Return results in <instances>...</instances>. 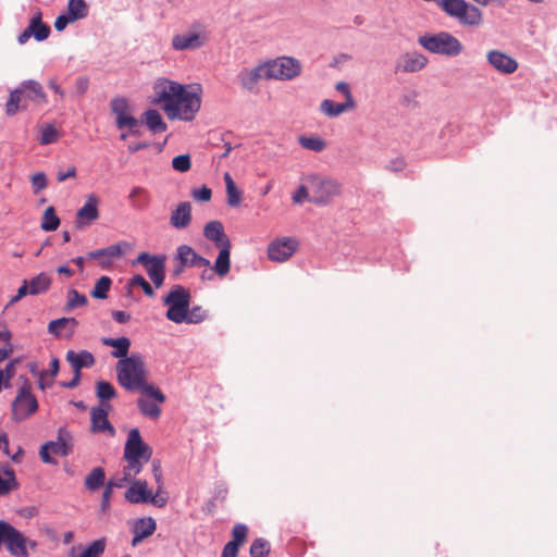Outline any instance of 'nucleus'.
Listing matches in <instances>:
<instances>
[{
  "instance_id": "46",
  "label": "nucleus",
  "mask_w": 557,
  "mask_h": 557,
  "mask_svg": "<svg viewBox=\"0 0 557 557\" xmlns=\"http://www.w3.org/2000/svg\"><path fill=\"white\" fill-rule=\"evenodd\" d=\"M171 165L174 171L178 173H186L191 169V157L189 153L175 156L172 159Z\"/></svg>"
},
{
  "instance_id": "31",
  "label": "nucleus",
  "mask_w": 557,
  "mask_h": 557,
  "mask_svg": "<svg viewBox=\"0 0 557 557\" xmlns=\"http://www.w3.org/2000/svg\"><path fill=\"white\" fill-rule=\"evenodd\" d=\"M29 285L30 296L45 294L51 286V278L45 272L37 274L30 280H26Z\"/></svg>"
},
{
  "instance_id": "26",
  "label": "nucleus",
  "mask_w": 557,
  "mask_h": 557,
  "mask_svg": "<svg viewBox=\"0 0 557 557\" xmlns=\"http://www.w3.org/2000/svg\"><path fill=\"white\" fill-rule=\"evenodd\" d=\"M66 360L70 362L74 372H81L83 368H90L95 364L94 355L87 350H82L77 354L73 350H69L66 352Z\"/></svg>"
},
{
  "instance_id": "36",
  "label": "nucleus",
  "mask_w": 557,
  "mask_h": 557,
  "mask_svg": "<svg viewBox=\"0 0 557 557\" xmlns=\"http://www.w3.org/2000/svg\"><path fill=\"white\" fill-rule=\"evenodd\" d=\"M71 324L72 329L70 331V336L73 335L75 327L78 325V321L75 318H59L55 320H52L48 324V332L52 334L55 337L61 336L60 329Z\"/></svg>"
},
{
  "instance_id": "9",
  "label": "nucleus",
  "mask_w": 557,
  "mask_h": 557,
  "mask_svg": "<svg viewBox=\"0 0 557 557\" xmlns=\"http://www.w3.org/2000/svg\"><path fill=\"white\" fill-rule=\"evenodd\" d=\"M37 410L38 401L30 391L28 381L25 380L24 384L17 389V394L12 401V420L15 422L23 421L34 414Z\"/></svg>"
},
{
  "instance_id": "17",
  "label": "nucleus",
  "mask_w": 557,
  "mask_h": 557,
  "mask_svg": "<svg viewBox=\"0 0 557 557\" xmlns=\"http://www.w3.org/2000/svg\"><path fill=\"white\" fill-rule=\"evenodd\" d=\"M98 205L99 198L94 194L89 195L84 206L79 208L76 213L75 223L78 228L89 225L92 221L98 219Z\"/></svg>"
},
{
  "instance_id": "57",
  "label": "nucleus",
  "mask_w": 557,
  "mask_h": 557,
  "mask_svg": "<svg viewBox=\"0 0 557 557\" xmlns=\"http://www.w3.org/2000/svg\"><path fill=\"white\" fill-rule=\"evenodd\" d=\"M72 23H74V21L63 11L57 16L54 21V28L58 32H63L67 25Z\"/></svg>"
},
{
  "instance_id": "12",
  "label": "nucleus",
  "mask_w": 557,
  "mask_h": 557,
  "mask_svg": "<svg viewBox=\"0 0 557 557\" xmlns=\"http://www.w3.org/2000/svg\"><path fill=\"white\" fill-rule=\"evenodd\" d=\"M152 456L151 447L146 444L140 435L138 429H132L128 432L127 440L124 446V459L133 460L136 459L148 462Z\"/></svg>"
},
{
  "instance_id": "2",
  "label": "nucleus",
  "mask_w": 557,
  "mask_h": 557,
  "mask_svg": "<svg viewBox=\"0 0 557 557\" xmlns=\"http://www.w3.org/2000/svg\"><path fill=\"white\" fill-rule=\"evenodd\" d=\"M116 377L119 384L127 392L140 391L156 401L166 400L162 391L153 384L147 383L145 362L139 354L120 359L116 363Z\"/></svg>"
},
{
  "instance_id": "55",
  "label": "nucleus",
  "mask_w": 557,
  "mask_h": 557,
  "mask_svg": "<svg viewBox=\"0 0 557 557\" xmlns=\"http://www.w3.org/2000/svg\"><path fill=\"white\" fill-rule=\"evenodd\" d=\"M32 187L34 194H38L40 190L47 187L48 180L44 172H37L34 175H32Z\"/></svg>"
},
{
  "instance_id": "38",
  "label": "nucleus",
  "mask_w": 557,
  "mask_h": 557,
  "mask_svg": "<svg viewBox=\"0 0 557 557\" xmlns=\"http://www.w3.org/2000/svg\"><path fill=\"white\" fill-rule=\"evenodd\" d=\"M60 225V218L58 216L55 209L50 206L48 207L42 214L41 219V228L46 232H53Z\"/></svg>"
},
{
  "instance_id": "5",
  "label": "nucleus",
  "mask_w": 557,
  "mask_h": 557,
  "mask_svg": "<svg viewBox=\"0 0 557 557\" xmlns=\"http://www.w3.org/2000/svg\"><path fill=\"white\" fill-rule=\"evenodd\" d=\"M437 5L448 16L456 18L463 26L475 27L483 21V12L466 0H440Z\"/></svg>"
},
{
  "instance_id": "8",
  "label": "nucleus",
  "mask_w": 557,
  "mask_h": 557,
  "mask_svg": "<svg viewBox=\"0 0 557 557\" xmlns=\"http://www.w3.org/2000/svg\"><path fill=\"white\" fill-rule=\"evenodd\" d=\"M264 64L267 79L290 81L301 73L300 62L293 57H281Z\"/></svg>"
},
{
  "instance_id": "32",
  "label": "nucleus",
  "mask_w": 557,
  "mask_h": 557,
  "mask_svg": "<svg viewBox=\"0 0 557 557\" xmlns=\"http://www.w3.org/2000/svg\"><path fill=\"white\" fill-rule=\"evenodd\" d=\"M106 482V471L102 467H95L89 474L85 478V487L89 492H96L101 486L104 485Z\"/></svg>"
},
{
  "instance_id": "53",
  "label": "nucleus",
  "mask_w": 557,
  "mask_h": 557,
  "mask_svg": "<svg viewBox=\"0 0 557 557\" xmlns=\"http://www.w3.org/2000/svg\"><path fill=\"white\" fill-rule=\"evenodd\" d=\"M230 186L231 187L226 188V203L234 208L239 206L243 193L236 185Z\"/></svg>"
},
{
  "instance_id": "48",
  "label": "nucleus",
  "mask_w": 557,
  "mask_h": 557,
  "mask_svg": "<svg viewBox=\"0 0 557 557\" xmlns=\"http://www.w3.org/2000/svg\"><path fill=\"white\" fill-rule=\"evenodd\" d=\"M342 102H335L330 99H324L320 104V110L330 117H336L344 113Z\"/></svg>"
},
{
  "instance_id": "54",
  "label": "nucleus",
  "mask_w": 557,
  "mask_h": 557,
  "mask_svg": "<svg viewBox=\"0 0 557 557\" xmlns=\"http://www.w3.org/2000/svg\"><path fill=\"white\" fill-rule=\"evenodd\" d=\"M191 196L197 201L208 202L212 198V190L207 185H202L199 188H194L191 190Z\"/></svg>"
},
{
  "instance_id": "19",
  "label": "nucleus",
  "mask_w": 557,
  "mask_h": 557,
  "mask_svg": "<svg viewBox=\"0 0 557 557\" xmlns=\"http://www.w3.org/2000/svg\"><path fill=\"white\" fill-rule=\"evenodd\" d=\"M428 63V59L419 53V52H412V53H405L401 57L400 62L397 63L395 71H401L404 73H416L421 71Z\"/></svg>"
},
{
  "instance_id": "30",
  "label": "nucleus",
  "mask_w": 557,
  "mask_h": 557,
  "mask_svg": "<svg viewBox=\"0 0 557 557\" xmlns=\"http://www.w3.org/2000/svg\"><path fill=\"white\" fill-rule=\"evenodd\" d=\"M64 12L75 23L88 16L89 7L85 0H69Z\"/></svg>"
},
{
  "instance_id": "4",
  "label": "nucleus",
  "mask_w": 557,
  "mask_h": 557,
  "mask_svg": "<svg viewBox=\"0 0 557 557\" xmlns=\"http://www.w3.org/2000/svg\"><path fill=\"white\" fill-rule=\"evenodd\" d=\"M418 44L431 53L449 58L459 55L463 49L462 44L457 37L444 30L419 36Z\"/></svg>"
},
{
  "instance_id": "28",
  "label": "nucleus",
  "mask_w": 557,
  "mask_h": 557,
  "mask_svg": "<svg viewBox=\"0 0 557 557\" xmlns=\"http://www.w3.org/2000/svg\"><path fill=\"white\" fill-rule=\"evenodd\" d=\"M101 342L104 346L114 348V350L111 352L112 357L120 359L128 357L127 354L131 346L129 338L125 336L119 338L103 337Z\"/></svg>"
},
{
  "instance_id": "44",
  "label": "nucleus",
  "mask_w": 557,
  "mask_h": 557,
  "mask_svg": "<svg viewBox=\"0 0 557 557\" xmlns=\"http://www.w3.org/2000/svg\"><path fill=\"white\" fill-rule=\"evenodd\" d=\"M88 302L87 297L78 290L71 288L67 292V302L64 307L65 311H72L77 307L85 306Z\"/></svg>"
},
{
  "instance_id": "16",
  "label": "nucleus",
  "mask_w": 557,
  "mask_h": 557,
  "mask_svg": "<svg viewBox=\"0 0 557 557\" xmlns=\"http://www.w3.org/2000/svg\"><path fill=\"white\" fill-rule=\"evenodd\" d=\"M110 405L107 407H94L90 411L91 432L104 433L108 432L111 436L115 434V429L108 419Z\"/></svg>"
},
{
  "instance_id": "18",
  "label": "nucleus",
  "mask_w": 557,
  "mask_h": 557,
  "mask_svg": "<svg viewBox=\"0 0 557 557\" xmlns=\"http://www.w3.org/2000/svg\"><path fill=\"white\" fill-rule=\"evenodd\" d=\"M205 39L198 33L177 34L172 38V48L176 51L196 50L202 47Z\"/></svg>"
},
{
  "instance_id": "29",
  "label": "nucleus",
  "mask_w": 557,
  "mask_h": 557,
  "mask_svg": "<svg viewBox=\"0 0 557 557\" xmlns=\"http://www.w3.org/2000/svg\"><path fill=\"white\" fill-rule=\"evenodd\" d=\"M158 404L161 403L145 395L137 399V407L140 413L151 420H157L161 416V408Z\"/></svg>"
},
{
  "instance_id": "39",
  "label": "nucleus",
  "mask_w": 557,
  "mask_h": 557,
  "mask_svg": "<svg viewBox=\"0 0 557 557\" xmlns=\"http://www.w3.org/2000/svg\"><path fill=\"white\" fill-rule=\"evenodd\" d=\"M128 198L136 209H145L149 203L148 191L140 186L133 187Z\"/></svg>"
},
{
  "instance_id": "33",
  "label": "nucleus",
  "mask_w": 557,
  "mask_h": 557,
  "mask_svg": "<svg viewBox=\"0 0 557 557\" xmlns=\"http://www.w3.org/2000/svg\"><path fill=\"white\" fill-rule=\"evenodd\" d=\"M298 246H268L267 252L270 260L284 262L296 253Z\"/></svg>"
},
{
  "instance_id": "42",
  "label": "nucleus",
  "mask_w": 557,
  "mask_h": 557,
  "mask_svg": "<svg viewBox=\"0 0 557 557\" xmlns=\"http://www.w3.org/2000/svg\"><path fill=\"white\" fill-rule=\"evenodd\" d=\"M60 137L58 128L53 124H45L40 128L39 144L42 146L55 143Z\"/></svg>"
},
{
  "instance_id": "23",
  "label": "nucleus",
  "mask_w": 557,
  "mask_h": 557,
  "mask_svg": "<svg viewBox=\"0 0 557 557\" xmlns=\"http://www.w3.org/2000/svg\"><path fill=\"white\" fill-rule=\"evenodd\" d=\"M203 236L212 244H231L222 222L218 220L210 221L205 225Z\"/></svg>"
},
{
  "instance_id": "1",
  "label": "nucleus",
  "mask_w": 557,
  "mask_h": 557,
  "mask_svg": "<svg viewBox=\"0 0 557 557\" xmlns=\"http://www.w3.org/2000/svg\"><path fill=\"white\" fill-rule=\"evenodd\" d=\"M156 97L153 104H160L170 120L191 122L201 108V86L196 84L194 90L165 77L158 78L153 84Z\"/></svg>"
},
{
  "instance_id": "10",
  "label": "nucleus",
  "mask_w": 557,
  "mask_h": 557,
  "mask_svg": "<svg viewBox=\"0 0 557 557\" xmlns=\"http://www.w3.org/2000/svg\"><path fill=\"white\" fill-rule=\"evenodd\" d=\"M72 453V435L65 428L58 430L57 441L46 442L39 450V456L45 463L57 465L52 455L66 457Z\"/></svg>"
},
{
  "instance_id": "27",
  "label": "nucleus",
  "mask_w": 557,
  "mask_h": 557,
  "mask_svg": "<svg viewBox=\"0 0 557 557\" xmlns=\"http://www.w3.org/2000/svg\"><path fill=\"white\" fill-rule=\"evenodd\" d=\"M265 64L258 65L252 70H243L238 74L242 86L247 90H252L260 78H264Z\"/></svg>"
},
{
  "instance_id": "59",
  "label": "nucleus",
  "mask_w": 557,
  "mask_h": 557,
  "mask_svg": "<svg viewBox=\"0 0 557 557\" xmlns=\"http://www.w3.org/2000/svg\"><path fill=\"white\" fill-rule=\"evenodd\" d=\"M89 87V79L86 76H78L75 81V94L83 96L87 92Z\"/></svg>"
},
{
  "instance_id": "60",
  "label": "nucleus",
  "mask_w": 557,
  "mask_h": 557,
  "mask_svg": "<svg viewBox=\"0 0 557 557\" xmlns=\"http://www.w3.org/2000/svg\"><path fill=\"white\" fill-rule=\"evenodd\" d=\"M127 461V466L124 467V470H127L132 473V479H134L135 475H137L138 473H140V471L143 470V465L145 463V461L143 460H139V459H136V461H133V460H126Z\"/></svg>"
},
{
  "instance_id": "24",
  "label": "nucleus",
  "mask_w": 557,
  "mask_h": 557,
  "mask_svg": "<svg viewBox=\"0 0 557 557\" xmlns=\"http://www.w3.org/2000/svg\"><path fill=\"white\" fill-rule=\"evenodd\" d=\"M122 253V246H107L104 248L90 251L88 257L90 259L98 260L101 267H108L114 259L120 258Z\"/></svg>"
},
{
  "instance_id": "34",
  "label": "nucleus",
  "mask_w": 557,
  "mask_h": 557,
  "mask_svg": "<svg viewBox=\"0 0 557 557\" xmlns=\"http://www.w3.org/2000/svg\"><path fill=\"white\" fill-rule=\"evenodd\" d=\"M231 247L232 246H221L216 260L214 262L213 270L219 276H224L230 271L231 265Z\"/></svg>"
},
{
  "instance_id": "47",
  "label": "nucleus",
  "mask_w": 557,
  "mask_h": 557,
  "mask_svg": "<svg viewBox=\"0 0 557 557\" xmlns=\"http://www.w3.org/2000/svg\"><path fill=\"white\" fill-rule=\"evenodd\" d=\"M207 318L208 312L202 309L201 306H194L191 309L188 308L184 323L198 324L203 322Z\"/></svg>"
},
{
  "instance_id": "20",
  "label": "nucleus",
  "mask_w": 557,
  "mask_h": 557,
  "mask_svg": "<svg viewBox=\"0 0 557 557\" xmlns=\"http://www.w3.org/2000/svg\"><path fill=\"white\" fill-rule=\"evenodd\" d=\"M191 222V206L188 201H183L172 211L170 224L176 230L186 228Z\"/></svg>"
},
{
  "instance_id": "45",
  "label": "nucleus",
  "mask_w": 557,
  "mask_h": 557,
  "mask_svg": "<svg viewBox=\"0 0 557 557\" xmlns=\"http://www.w3.org/2000/svg\"><path fill=\"white\" fill-rule=\"evenodd\" d=\"M250 557H268L270 543L262 537L256 539L250 546Z\"/></svg>"
},
{
  "instance_id": "40",
  "label": "nucleus",
  "mask_w": 557,
  "mask_h": 557,
  "mask_svg": "<svg viewBox=\"0 0 557 557\" xmlns=\"http://www.w3.org/2000/svg\"><path fill=\"white\" fill-rule=\"evenodd\" d=\"M298 141L302 148L314 152H321L326 147L325 140L318 136L301 135Z\"/></svg>"
},
{
  "instance_id": "11",
  "label": "nucleus",
  "mask_w": 557,
  "mask_h": 557,
  "mask_svg": "<svg viewBox=\"0 0 557 557\" xmlns=\"http://www.w3.org/2000/svg\"><path fill=\"white\" fill-rule=\"evenodd\" d=\"M165 256L163 255H150L149 252H140L136 260L132 263L135 265L136 263L141 264L149 278L152 281L154 286L159 288L162 286L165 278Z\"/></svg>"
},
{
  "instance_id": "15",
  "label": "nucleus",
  "mask_w": 557,
  "mask_h": 557,
  "mask_svg": "<svg viewBox=\"0 0 557 557\" xmlns=\"http://www.w3.org/2000/svg\"><path fill=\"white\" fill-rule=\"evenodd\" d=\"M110 112L114 115V124L119 131L134 115L129 100L124 96H116L110 100Z\"/></svg>"
},
{
  "instance_id": "64",
  "label": "nucleus",
  "mask_w": 557,
  "mask_h": 557,
  "mask_svg": "<svg viewBox=\"0 0 557 557\" xmlns=\"http://www.w3.org/2000/svg\"><path fill=\"white\" fill-rule=\"evenodd\" d=\"M112 318L115 322L123 324L129 321L131 315L126 311L116 310L112 312Z\"/></svg>"
},
{
  "instance_id": "41",
  "label": "nucleus",
  "mask_w": 557,
  "mask_h": 557,
  "mask_svg": "<svg viewBox=\"0 0 557 557\" xmlns=\"http://www.w3.org/2000/svg\"><path fill=\"white\" fill-rule=\"evenodd\" d=\"M112 285V280L109 276H101L97 280L90 295L96 299H106Z\"/></svg>"
},
{
  "instance_id": "49",
  "label": "nucleus",
  "mask_w": 557,
  "mask_h": 557,
  "mask_svg": "<svg viewBox=\"0 0 557 557\" xmlns=\"http://www.w3.org/2000/svg\"><path fill=\"white\" fill-rule=\"evenodd\" d=\"M128 285L129 286H139L143 288L144 293L146 296L148 297H153L154 296V290L153 288L151 287V285L146 281V278L140 275V274H136L134 275L129 281H128Z\"/></svg>"
},
{
  "instance_id": "61",
  "label": "nucleus",
  "mask_w": 557,
  "mask_h": 557,
  "mask_svg": "<svg viewBox=\"0 0 557 557\" xmlns=\"http://www.w3.org/2000/svg\"><path fill=\"white\" fill-rule=\"evenodd\" d=\"M60 362L58 358H53L50 362V368L48 370H42L38 372V375L46 376L50 375L51 377H55L59 373Z\"/></svg>"
},
{
  "instance_id": "63",
  "label": "nucleus",
  "mask_w": 557,
  "mask_h": 557,
  "mask_svg": "<svg viewBox=\"0 0 557 557\" xmlns=\"http://www.w3.org/2000/svg\"><path fill=\"white\" fill-rule=\"evenodd\" d=\"M239 547L235 543H226L222 549L221 557H237Z\"/></svg>"
},
{
  "instance_id": "6",
  "label": "nucleus",
  "mask_w": 557,
  "mask_h": 557,
  "mask_svg": "<svg viewBox=\"0 0 557 557\" xmlns=\"http://www.w3.org/2000/svg\"><path fill=\"white\" fill-rule=\"evenodd\" d=\"M190 299L191 296L187 288L182 285H174L163 298V304L168 306L166 319L174 323H184L190 306Z\"/></svg>"
},
{
  "instance_id": "37",
  "label": "nucleus",
  "mask_w": 557,
  "mask_h": 557,
  "mask_svg": "<svg viewBox=\"0 0 557 557\" xmlns=\"http://www.w3.org/2000/svg\"><path fill=\"white\" fill-rule=\"evenodd\" d=\"M156 528H157V523L153 518H151V517L139 518L136 520V522L134 524L133 533H138L141 536H144L145 539H147L154 533Z\"/></svg>"
},
{
  "instance_id": "7",
  "label": "nucleus",
  "mask_w": 557,
  "mask_h": 557,
  "mask_svg": "<svg viewBox=\"0 0 557 557\" xmlns=\"http://www.w3.org/2000/svg\"><path fill=\"white\" fill-rule=\"evenodd\" d=\"M305 182L309 185L311 191L310 201L315 205H326L331 198L341 191V185L336 180L319 174L307 175Z\"/></svg>"
},
{
  "instance_id": "13",
  "label": "nucleus",
  "mask_w": 557,
  "mask_h": 557,
  "mask_svg": "<svg viewBox=\"0 0 557 557\" xmlns=\"http://www.w3.org/2000/svg\"><path fill=\"white\" fill-rule=\"evenodd\" d=\"M486 59L488 64L502 74H512L518 69V62L516 59L500 50L488 51Z\"/></svg>"
},
{
  "instance_id": "52",
  "label": "nucleus",
  "mask_w": 557,
  "mask_h": 557,
  "mask_svg": "<svg viewBox=\"0 0 557 557\" xmlns=\"http://www.w3.org/2000/svg\"><path fill=\"white\" fill-rule=\"evenodd\" d=\"M133 480L134 479H132V473L129 471H127V470H123V475L122 476L111 478L106 484H108L112 490H114V488H122L127 483L132 484Z\"/></svg>"
},
{
  "instance_id": "3",
  "label": "nucleus",
  "mask_w": 557,
  "mask_h": 557,
  "mask_svg": "<svg viewBox=\"0 0 557 557\" xmlns=\"http://www.w3.org/2000/svg\"><path fill=\"white\" fill-rule=\"evenodd\" d=\"M28 101L35 103L48 102L47 95L44 91L42 86L37 81H23L10 92V97L5 103V113L11 116L18 111L27 110Z\"/></svg>"
},
{
  "instance_id": "43",
  "label": "nucleus",
  "mask_w": 557,
  "mask_h": 557,
  "mask_svg": "<svg viewBox=\"0 0 557 557\" xmlns=\"http://www.w3.org/2000/svg\"><path fill=\"white\" fill-rule=\"evenodd\" d=\"M106 549V539L92 541L81 554L73 557H101Z\"/></svg>"
},
{
  "instance_id": "51",
  "label": "nucleus",
  "mask_w": 557,
  "mask_h": 557,
  "mask_svg": "<svg viewBox=\"0 0 557 557\" xmlns=\"http://www.w3.org/2000/svg\"><path fill=\"white\" fill-rule=\"evenodd\" d=\"M247 534V525L243 523H237L232 531L233 540L230 541L228 543H235L237 547H240V545L246 541Z\"/></svg>"
},
{
  "instance_id": "35",
  "label": "nucleus",
  "mask_w": 557,
  "mask_h": 557,
  "mask_svg": "<svg viewBox=\"0 0 557 557\" xmlns=\"http://www.w3.org/2000/svg\"><path fill=\"white\" fill-rule=\"evenodd\" d=\"M96 396L99 398L102 407H107L106 401L113 399L116 396V389L108 382L100 380L96 383Z\"/></svg>"
},
{
  "instance_id": "22",
  "label": "nucleus",
  "mask_w": 557,
  "mask_h": 557,
  "mask_svg": "<svg viewBox=\"0 0 557 557\" xmlns=\"http://www.w3.org/2000/svg\"><path fill=\"white\" fill-rule=\"evenodd\" d=\"M27 26L36 41H44L51 34L50 26L42 21V13L40 10H37L33 14Z\"/></svg>"
},
{
  "instance_id": "56",
  "label": "nucleus",
  "mask_w": 557,
  "mask_h": 557,
  "mask_svg": "<svg viewBox=\"0 0 557 557\" xmlns=\"http://www.w3.org/2000/svg\"><path fill=\"white\" fill-rule=\"evenodd\" d=\"M311 191L309 185H300L293 195V201L295 203H301L305 199L310 200Z\"/></svg>"
},
{
  "instance_id": "21",
  "label": "nucleus",
  "mask_w": 557,
  "mask_h": 557,
  "mask_svg": "<svg viewBox=\"0 0 557 557\" xmlns=\"http://www.w3.org/2000/svg\"><path fill=\"white\" fill-rule=\"evenodd\" d=\"M178 259L181 262V267L191 265V267H207L209 265V260L197 255L191 246H178ZM182 268L175 270V273H180Z\"/></svg>"
},
{
  "instance_id": "62",
  "label": "nucleus",
  "mask_w": 557,
  "mask_h": 557,
  "mask_svg": "<svg viewBox=\"0 0 557 557\" xmlns=\"http://www.w3.org/2000/svg\"><path fill=\"white\" fill-rule=\"evenodd\" d=\"M77 175V171L75 166H70L66 171H59L57 173L58 182H64L69 178H74Z\"/></svg>"
},
{
  "instance_id": "25",
  "label": "nucleus",
  "mask_w": 557,
  "mask_h": 557,
  "mask_svg": "<svg viewBox=\"0 0 557 557\" xmlns=\"http://www.w3.org/2000/svg\"><path fill=\"white\" fill-rule=\"evenodd\" d=\"M141 122L151 131L153 134H160L168 129V125L164 122L161 113L156 109H147L141 114Z\"/></svg>"
},
{
  "instance_id": "50",
  "label": "nucleus",
  "mask_w": 557,
  "mask_h": 557,
  "mask_svg": "<svg viewBox=\"0 0 557 557\" xmlns=\"http://www.w3.org/2000/svg\"><path fill=\"white\" fill-rule=\"evenodd\" d=\"M418 96L417 90H408L400 97L399 103L406 108L418 109L420 108V102L417 100Z\"/></svg>"
},
{
  "instance_id": "58",
  "label": "nucleus",
  "mask_w": 557,
  "mask_h": 557,
  "mask_svg": "<svg viewBox=\"0 0 557 557\" xmlns=\"http://www.w3.org/2000/svg\"><path fill=\"white\" fill-rule=\"evenodd\" d=\"M113 490L106 484L104 490L101 496L100 510L101 512H106L110 508V502L112 497Z\"/></svg>"
},
{
  "instance_id": "14",
  "label": "nucleus",
  "mask_w": 557,
  "mask_h": 557,
  "mask_svg": "<svg viewBox=\"0 0 557 557\" xmlns=\"http://www.w3.org/2000/svg\"><path fill=\"white\" fill-rule=\"evenodd\" d=\"M124 497L131 504H147L153 500V492L148 488L146 480L135 479L125 491Z\"/></svg>"
}]
</instances>
